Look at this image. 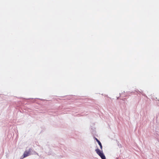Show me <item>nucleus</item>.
I'll return each instance as SVG.
<instances>
[{"label": "nucleus", "instance_id": "obj_1", "mask_svg": "<svg viewBox=\"0 0 159 159\" xmlns=\"http://www.w3.org/2000/svg\"><path fill=\"white\" fill-rule=\"evenodd\" d=\"M32 151V148H30L28 150H25L23 154V158H25L29 156H30L31 154V152Z\"/></svg>", "mask_w": 159, "mask_h": 159}, {"label": "nucleus", "instance_id": "obj_2", "mask_svg": "<svg viewBox=\"0 0 159 159\" xmlns=\"http://www.w3.org/2000/svg\"><path fill=\"white\" fill-rule=\"evenodd\" d=\"M95 151L97 154L102 159H106V157L103 153L102 151H101L98 149L95 150Z\"/></svg>", "mask_w": 159, "mask_h": 159}, {"label": "nucleus", "instance_id": "obj_3", "mask_svg": "<svg viewBox=\"0 0 159 159\" xmlns=\"http://www.w3.org/2000/svg\"><path fill=\"white\" fill-rule=\"evenodd\" d=\"M95 139H96V141H97V142L98 143L99 145L100 146V148L101 149V150H102V145L101 143L97 138H95Z\"/></svg>", "mask_w": 159, "mask_h": 159}]
</instances>
